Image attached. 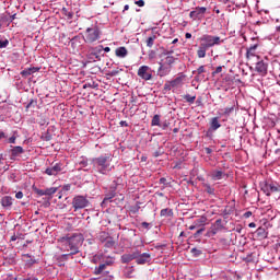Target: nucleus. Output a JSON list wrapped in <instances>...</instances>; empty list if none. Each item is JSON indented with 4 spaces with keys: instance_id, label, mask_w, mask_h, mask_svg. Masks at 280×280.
<instances>
[{
    "instance_id": "obj_24",
    "label": "nucleus",
    "mask_w": 280,
    "mask_h": 280,
    "mask_svg": "<svg viewBox=\"0 0 280 280\" xmlns=\"http://www.w3.org/2000/svg\"><path fill=\"white\" fill-rule=\"evenodd\" d=\"M119 187H124V178H121V176L116 177V179L113 180V184L110 186V188L115 189V191H117Z\"/></svg>"
},
{
    "instance_id": "obj_11",
    "label": "nucleus",
    "mask_w": 280,
    "mask_h": 280,
    "mask_svg": "<svg viewBox=\"0 0 280 280\" xmlns=\"http://www.w3.org/2000/svg\"><path fill=\"white\" fill-rule=\"evenodd\" d=\"M138 78H141L144 82L152 80V68L150 66H141L138 69Z\"/></svg>"
},
{
    "instance_id": "obj_52",
    "label": "nucleus",
    "mask_w": 280,
    "mask_h": 280,
    "mask_svg": "<svg viewBox=\"0 0 280 280\" xmlns=\"http://www.w3.org/2000/svg\"><path fill=\"white\" fill-rule=\"evenodd\" d=\"M34 191L37 196H46L45 189L35 188Z\"/></svg>"
},
{
    "instance_id": "obj_12",
    "label": "nucleus",
    "mask_w": 280,
    "mask_h": 280,
    "mask_svg": "<svg viewBox=\"0 0 280 280\" xmlns=\"http://www.w3.org/2000/svg\"><path fill=\"white\" fill-rule=\"evenodd\" d=\"M255 71L259 73V75L268 74V61L264 60L261 57H257Z\"/></svg>"
},
{
    "instance_id": "obj_6",
    "label": "nucleus",
    "mask_w": 280,
    "mask_h": 280,
    "mask_svg": "<svg viewBox=\"0 0 280 280\" xmlns=\"http://www.w3.org/2000/svg\"><path fill=\"white\" fill-rule=\"evenodd\" d=\"M186 78L187 75L185 73H179L175 79L165 82L163 91L167 92L172 89H178V86H183V82H185Z\"/></svg>"
},
{
    "instance_id": "obj_9",
    "label": "nucleus",
    "mask_w": 280,
    "mask_h": 280,
    "mask_svg": "<svg viewBox=\"0 0 280 280\" xmlns=\"http://www.w3.org/2000/svg\"><path fill=\"white\" fill-rule=\"evenodd\" d=\"M152 261V255L150 253H143L139 252V249H136V264L138 266H145V264H150Z\"/></svg>"
},
{
    "instance_id": "obj_39",
    "label": "nucleus",
    "mask_w": 280,
    "mask_h": 280,
    "mask_svg": "<svg viewBox=\"0 0 280 280\" xmlns=\"http://www.w3.org/2000/svg\"><path fill=\"white\" fill-rule=\"evenodd\" d=\"M69 257H73V254H71V252L69 254L58 256L57 261H68Z\"/></svg>"
},
{
    "instance_id": "obj_50",
    "label": "nucleus",
    "mask_w": 280,
    "mask_h": 280,
    "mask_svg": "<svg viewBox=\"0 0 280 280\" xmlns=\"http://www.w3.org/2000/svg\"><path fill=\"white\" fill-rule=\"evenodd\" d=\"M93 51L95 54H102V51H104V46L103 45H98V46L93 48Z\"/></svg>"
},
{
    "instance_id": "obj_45",
    "label": "nucleus",
    "mask_w": 280,
    "mask_h": 280,
    "mask_svg": "<svg viewBox=\"0 0 280 280\" xmlns=\"http://www.w3.org/2000/svg\"><path fill=\"white\" fill-rule=\"evenodd\" d=\"M125 272H126V275H127V277H132V272H135V267H126L125 268Z\"/></svg>"
},
{
    "instance_id": "obj_16",
    "label": "nucleus",
    "mask_w": 280,
    "mask_h": 280,
    "mask_svg": "<svg viewBox=\"0 0 280 280\" xmlns=\"http://www.w3.org/2000/svg\"><path fill=\"white\" fill-rule=\"evenodd\" d=\"M261 190L266 196H270V194H275V191H279V188L275 186L273 184L265 183L261 185Z\"/></svg>"
},
{
    "instance_id": "obj_57",
    "label": "nucleus",
    "mask_w": 280,
    "mask_h": 280,
    "mask_svg": "<svg viewBox=\"0 0 280 280\" xmlns=\"http://www.w3.org/2000/svg\"><path fill=\"white\" fill-rule=\"evenodd\" d=\"M15 198H16L18 200H21V199L23 198V191H18V192L15 194Z\"/></svg>"
},
{
    "instance_id": "obj_60",
    "label": "nucleus",
    "mask_w": 280,
    "mask_h": 280,
    "mask_svg": "<svg viewBox=\"0 0 280 280\" xmlns=\"http://www.w3.org/2000/svg\"><path fill=\"white\" fill-rule=\"evenodd\" d=\"M250 215H253V212L252 211H247V212H245L243 214V218L248 219V218H250Z\"/></svg>"
},
{
    "instance_id": "obj_37",
    "label": "nucleus",
    "mask_w": 280,
    "mask_h": 280,
    "mask_svg": "<svg viewBox=\"0 0 280 280\" xmlns=\"http://www.w3.org/2000/svg\"><path fill=\"white\" fill-rule=\"evenodd\" d=\"M38 104V101L31 98L28 104L25 106V110H30V108H36V105Z\"/></svg>"
},
{
    "instance_id": "obj_49",
    "label": "nucleus",
    "mask_w": 280,
    "mask_h": 280,
    "mask_svg": "<svg viewBox=\"0 0 280 280\" xmlns=\"http://www.w3.org/2000/svg\"><path fill=\"white\" fill-rule=\"evenodd\" d=\"M21 75H22V78H28V75H32V72H31L30 68L23 70L21 72Z\"/></svg>"
},
{
    "instance_id": "obj_15",
    "label": "nucleus",
    "mask_w": 280,
    "mask_h": 280,
    "mask_svg": "<svg viewBox=\"0 0 280 280\" xmlns=\"http://www.w3.org/2000/svg\"><path fill=\"white\" fill-rule=\"evenodd\" d=\"M117 196V190H115V188H110L109 192L105 195L101 207H106V205H108V202H113V198H115Z\"/></svg>"
},
{
    "instance_id": "obj_38",
    "label": "nucleus",
    "mask_w": 280,
    "mask_h": 280,
    "mask_svg": "<svg viewBox=\"0 0 280 280\" xmlns=\"http://www.w3.org/2000/svg\"><path fill=\"white\" fill-rule=\"evenodd\" d=\"M183 98L187 104H194V102H196V95L191 96L190 94H185Z\"/></svg>"
},
{
    "instance_id": "obj_51",
    "label": "nucleus",
    "mask_w": 280,
    "mask_h": 280,
    "mask_svg": "<svg viewBox=\"0 0 280 280\" xmlns=\"http://www.w3.org/2000/svg\"><path fill=\"white\" fill-rule=\"evenodd\" d=\"M142 229H145V231H150L152 229V223L142 222L141 223Z\"/></svg>"
},
{
    "instance_id": "obj_5",
    "label": "nucleus",
    "mask_w": 280,
    "mask_h": 280,
    "mask_svg": "<svg viewBox=\"0 0 280 280\" xmlns=\"http://www.w3.org/2000/svg\"><path fill=\"white\" fill-rule=\"evenodd\" d=\"M101 37H102V31L100 30V26L94 25L85 30L84 43H88L89 45H93V43H96V40H100Z\"/></svg>"
},
{
    "instance_id": "obj_34",
    "label": "nucleus",
    "mask_w": 280,
    "mask_h": 280,
    "mask_svg": "<svg viewBox=\"0 0 280 280\" xmlns=\"http://www.w3.org/2000/svg\"><path fill=\"white\" fill-rule=\"evenodd\" d=\"M108 237H110V234H108L107 232H100L98 234V241L104 244L106 242V240H108Z\"/></svg>"
},
{
    "instance_id": "obj_55",
    "label": "nucleus",
    "mask_w": 280,
    "mask_h": 280,
    "mask_svg": "<svg viewBox=\"0 0 280 280\" xmlns=\"http://www.w3.org/2000/svg\"><path fill=\"white\" fill-rule=\"evenodd\" d=\"M136 5H138L139 8H143V5H145V1L143 0H138L135 2Z\"/></svg>"
},
{
    "instance_id": "obj_54",
    "label": "nucleus",
    "mask_w": 280,
    "mask_h": 280,
    "mask_svg": "<svg viewBox=\"0 0 280 280\" xmlns=\"http://www.w3.org/2000/svg\"><path fill=\"white\" fill-rule=\"evenodd\" d=\"M218 73H222V66L217 67L215 70L212 72V75H218Z\"/></svg>"
},
{
    "instance_id": "obj_47",
    "label": "nucleus",
    "mask_w": 280,
    "mask_h": 280,
    "mask_svg": "<svg viewBox=\"0 0 280 280\" xmlns=\"http://www.w3.org/2000/svg\"><path fill=\"white\" fill-rule=\"evenodd\" d=\"M42 141H51V133H49V131L45 132L42 136Z\"/></svg>"
},
{
    "instance_id": "obj_62",
    "label": "nucleus",
    "mask_w": 280,
    "mask_h": 280,
    "mask_svg": "<svg viewBox=\"0 0 280 280\" xmlns=\"http://www.w3.org/2000/svg\"><path fill=\"white\" fill-rule=\"evenodd\" d=\"M9 143H16V136L9 138Z\"/></svg>"
},
{
    "instance_id": "obj_10",
    "label": "nucleus",
    "mask_w": 280,
    "mask_h": 280,
    "mask_svg": "<svg viewBox=\"0 0 280 280\" xmlns=\"http://www.w3.org/2000/svg\"><path fill=\"white\" fill-rule=\"evenodd\" d=\"M205 14H207V8L197 7L195 10L190 11L189 19L192 21H202V19H205Z\"/></svg>"
},
{
    "instance_id": "obj_29",
    "label": "nucleus",
    "mask_w": 280,
    "mask_h": 280,
    "mask_svg": "<svg viewBox=\"0 0 280 280\" xmlns=\"http://www.w3.org/2000/svg\"><path fill=\"white\" fill-rule=\"evenodd\" d=\"M161 218H173L174 217V210L165 208L162 209L160 212Z\"/></svg>"
},
{
    "instance_id": "obj_59",
    "label": "nucleus",
    "mask_w": 280,
    "mask_h": 280,
    "mask_svg": "<svg viewBox=\"0 0 280 280\" xmlns=\"http://www.w3.org/2000/svg\"><path fill=\"white\" fill-rule=\"evenodd\" d=\"M31 73H36L37 71H40V68H36V67H32V68H28Z\"/></svg>"
},
{
    "instance_id": "obj_28",
    "label": "nucleus",
    "mask_w": 280,
    "mask_h": 280,
    "mask_svg": "<svg viewBox=\"0 0 280 280\" xmlns=\"http://www.w3.org/2000/svg\"><path fill=\"white\" fill-rule=\"evenodd\" d=\"M225 174L222 171H213L211 173V178L213 180H222L224 178Z\"/></svg>"
},
{
    "instance_id": "obj_21",
    "label": "nucleus",
    "mask_w": 280,
    "mask_h": 280,
    "mask_svg": "<svg viewBox=\"0 0 280 280\" xmlns=\"http://www.w3.org/2000/svg\"><path fill=\"white\" fill-rule=\"evenodd\" d=\"M133 259H137V250H135L132 254H124L120 257L121 264H130V261H133Z\"/></svg>"
},
{
    "instance_id": "obj_36",
    "label": "nucleus",
    "mask_w": 280,
    "mask_h": 280,
    "mask_svg": "<svg viewBox=\"0 0 280 280\" xmlns=\"http://www.w3.org/2000/svg\"><path fill=\"white\" fill-rule=\"evenodd\" d=\"M151 126H161V116L155 114L151 120Z\"/></svg>"
},
{
    "instance_id": "obj_22",
    "label": "nucleus",
    "mask_w": 280,
    "mask_h": 280,
    "mask_svg": "<svg viewBox=\"0 0 280 280\" xmlns=\"http://www.w3.org/2000/svg\"><path fill=\"white\" fill-rule=\"evenodd\" d=\"M10 154L13 159H16V156H21V154H25V149H23V147L21 145L13 147L10 150Z\"/></svg>"
},
{
    "instance_id": "obj_13",
    "label": "nucleus",
    "mask_w": 280,
    "mask_h": 280,
    "mask_svg": "<svg viewBox=\"0 0 280 280\" xmlns=\"http://www.w3.org/2000/svg\"><path fill=\"white\" fill-rule=\"evenodd\" d=\"M258 47H259V44H254L246 49V58H247L248 62H253L254 58H256V60H257V57H259V55H257Z\"/></svg>"
},
{
    "instance_id": "obj_53",
    "label": "nucleus",
    "mask_w": 280,
    "mask_h": 280,
    "mask_svg": "<svg viewBox=\"0 0 280 280\" xmlns=\"http://www.w3.org/2000/svg\"><path fill=\"white\" fill-rule=\"evenodd\" d=\"M156 58V51L155 50H150L149 51V60H154Z\"/></svg>"
},
{
    "instance_id": "obj_26",
    "label": "nucleus",
    "mask_w": 280,
    "mask_h": 280,
    "mask_svg": "<svg viewBox=\"0 0 280 280\" xmlns=\"http://www.w3.org/2000/svg\"><path fill=\"white\" fill-rule=\"evenodd\" d=\"M102 264L107 268V266H113L115 264V257L103 255Z\"/></svg>"
},
{
    "instance_id": "obj_27",
    "label": "nucleus",
    "mask_w": 280,
    "mask_h": 280,
    "mask_svg": "<svg viewBox=\"0 0 280 280\" xmlns=\"http://www.w3.org/2000/svg\"><path fill=\"white\" fill-rule=\"evenodd\" d=\"M202 187L205 188V191H207L209 196H215V188L211 186V184L202 183Z\"/></svg>"
},
{
    "instance_id": "obj_31",
    "label": "nucleus",
    "mask_w": 280,
    "mask_h": 280,
    "mask_svg": "<svg viewBox=\"0 0 280 280\" xmlns=\"http://www.w3.org/2000/svg\"><path fill=\"white\" fill-rule=\"evenodd\" d=\"M272 40H275L276 45H280V26L276 27V33L272 35Z\"/></svg>"
},
{
    "instance_id": "obj_23",
    "label": "nucleus",
    "mask_w": 280,
    "mask_h": 280,
    "mask_svg": "<svg viewBox=\"0 0 280 280\" xmlns=\"http://www.w3.org/2000/svg\"><path fill=\"white\" fill-rule=\"evenodd\" d=\"M219 128H222V125L220 124V118L219 117H213L210 120V129L213 132H215V130H218Z\"/></svg>"
},
{
    "instance_id": "obj_4",
    "label": "nucleus",
    "mask_w": 280,
    "mask_h": 280,
    "mask_svg": "<svg viewBox=\"0 0 280 280\" xmlns=\"http://www.w3.org/2000/svg\"><path fill=\"white\" fill-rule=\"evenodd\" d=\"M176 60H178V58L174 57V56H164V58H162L159 61L160 67L158 68V75L159 78H165V75H170V73H172V68L174 67V65H176Z\"/></svg>"
},
{
    "instance_id": "obj_19",
    "label": "nucleus",
    "mask_w": 280,
    "mask_h": 280,
    "mask_svg": "<svg viewBox=\"0 0 280 280\" xmlns=\"http://www.w3.org/2000/svg\"><path fill=\"white\" fill-rule=\"evenodd\" d=\"M207 70L205 69V66H200L197 70H194L192 73H197L195 77L196 82H202L205 80V74Z\"/></svg>"
},
{
    "instance_id": "obj_18",
    "label": "nucleus",
    "mask_w": 280,
    "mask_h": 280,
    "mask_svg": "<svg viewBox=\"0 0 280 280\" xmlns=\"http://www.w3.org/2000/svg\"><path fill=\"white\" fill-rule=\"evenodd\" d=\"M255 235L257 240H266L268 237V228L260 226L256 230Z\"/></svg>"
},
{
    "instance_id": "obj_41",
    "label": "nucleus",
    "mask_w": 280,
    "mask_h": 280,
    "mask_svg": "<svg viewBox=\"0 0 280 280\" xmlns=\"http://www.w3.org/2000/svg\"><path fill=\"white\" fill-rule=\"evenodd\" d=\"M56 191H58V187H50V188L45 189L46 196H54V194H56Z\"/></svg>"
},
{
    "instance_id": "obj_64",
    "label": "nucleus",
    "mask_w": 280,
    "mask_h": 280,
    "mask_svg": "<svg viewBox=\"0 0 280 280\" xmlns=\"http://www.w3.org/2000/svg\"><path fill=\"white\" fill-rule=\"evenodd\" d=\"M92 56H94L96 58V60H102L100 52H92Z\"/></svg>"
},
{
    "instance_id": "obj_48",
    "label": "nucleus",
    "mask_w": 280,
    "mask_h": 280,
    "mask_svg": "<svg viewBox=\"0 0 280 280\" xmlns=\"http://www.w3.org/2000/svg\"><path fill=\"white\" fill-rule=\"evenodd\" d=\"M8 45H10V40H8V39L1 40L0 39V49H5V47H8Z\"/></svg>"
},
{
    "instance_id": "obj_25",
    "label": "nucleus",
    "mask_w": 280,
    "mask_h": 280,
    "mask_svg": "<svg viewBox=\"0 0 280 280\" xmlns=\"http://www.w3.org/2000/svg\"><path fill=\"white\" fill-rule=\"evenodd\" d=\"M115 54L117 58H126L128 56V49L124 46L116 48Z\"/></svg>"
},
{
    "instance_id": "obj_40",
    "label": "nucleus",
    "mask_w": 280,
    "mask_h": 280,
    "mask_svg": "<svg viewBox=\"0 0 280 280\" xmlns=\"http://www.w3.org/2000/svg\"><path fill=\"white\" fill-rule=\"evenodd\" d=\"M80 167H89V159L81 156L79 160Z\"/></svg>"
},
{
    "instance_id": "obj_63",
    "label": "nucleus",
    "mask_w": 280,
    "mask_h": 280,
    "mask_svg": "<svg viewBox=\"0 0 280 280\" xmlns=\"http://www.w3.org/2000/svg\"><path fill=\"white\" fill-rule=\"evenodd\" d=\"M119 126L125 127V128H128V122H127L126 120H121V121L119 122Z\"/></svg>"
},
{
    "instance_id": "obj_56",
    "label": "nucleus",
    "mask_w": 280,
    "mask_h": 280,
    "mask_svg": "<svg viewBox=\"0 0 280 280\" xmlns=\"http://www.w3.org/2000/svg\"><path fill=\"white\" fill-rule=\"evenodd\" d=\"M172 54H174V49L162 52L161 58H163V56H172Z\"/></svg>"
},
{
    "instance_id": "obj_44",
    "label": "nucleus",
    "mask_w": 280,
    "mask_h": 280,
    "mask_svg": "<svg viewBox=\"0 0 280 280\" xmlns=\"http://www.w3.org/2000/svg\"><path fill=\"white\" fill-rule=\"evenodd\" d=\"M62 14H65L67 19H73V12L67 10V8L62 9Z\"/></svg>"
},
{
    "instance_id": "obj_33",
    "label": "nucleus",
    "mask_w": 280,
    "mask_h": 280,
    "mask_svg": "<svg viewBox=\"0 0 280 280\" xmlns=\"http://www.w3.org/2000/svg\"><path fill=\"white\" fill-rule=\"evenodd\" d=\"M106 270V267L104 266L103 262L100 264L98 267L94 268L93 275H102V272H104Z\"/></svg>"
},
{
    "instance_id": "obj_20",
    "label": "nucleus",
    "mask_w": 280,
    "mask_h": 280,
    "mask_svg": "<svg viewBox=\"0 0 280 280\" xmlns=\"http://www.w3.org/2000/svg\"><path fill=\"white\" fill-rule=\"evenodd\" d=\"M235 110H237V103L235 101H232L231 106L224 108L223 117H231V115H233Z\"/></svg>"
},
{
    "instance_id": "obj_17",
    "label": "nucleus",
    "mask_w": 280,
    "mask_h": 280,
    "mask_svg": "<svg viewBox=\"0 0 280 280\" xmlns=\"http://www.w3.org/2000/svg\"><path fill=\"white\" fill-rule=\"evenodd\" d=\"M0 203L3 209H12V205H14V198L10 196H4L1 198Z\"/></svg>"
},
{
    "instance_id": "obj_8",
    "label": "nucleus",
    "mask_w": 280,
    "mask_h": 280,
    "mask_svg": "<svg viewBox=\"0 0 280 280\" xmlns=\"http://www.w3.org/2000/svg\"><path fill=\"white\" fill-rule=\"evenodd\" d=\"M90 201L86 197L82 195H77L72 199V208L74 211H80L82 209H86L89 207Z\"/></svg>"
},
{
    "instance_id": "obj_42",
    "label": "nucleus",
    "mask_w": 280,
    "mask_h": 280,
    "mask_svg": "<svg viewBox=\"0 0 280 280\" xmlns=\"http://www.w3.org/2000/svg\"><path fill=\"white\" fill-rule=\"evenodd\" d=\"M206 223H207L206 217H200L195 221L196 226H200V225L205 226Z\"/></svg>"
},
{
    "instance_id": "obj_7",
    "label": "nucleus",
    "mask_w": 280,
    "mask_h": 280,
    "mask_svg": "<svg viewBox=\"0 0 280 280\" xmlns=\"http://www.w3.org/2000/svg\"><path fill=\"white\" fill-rule=\"evenodd\" d=\"M63 172L65 164H62L61 162H52L50 166L46 167L44 174H46L47 176H58L60 174H63Z\"/></svg>"
},
{
    "instance_id": "obj_14",
    "label": "nucleus",
    "mask_w": 280,
    "mask_h": 280,
    "mask_svg": "<svg viewBox=\"0 0 280 280\" xmlns=\"http://www.w3.org/2000/svg\"><path fill=\"white\" fill-rule=\"evenodd\" d=\"M224 230V224H222V219H218L214 224L210 228V235H218L219 231Z\"/></svg>"
},
{
    "instance_id": "obj_35",
    "label": "nucleus",
    "mask_w": 280,
    "mask_h": 280,
    "mask_svg": "<svg viewBox=\"0 0 280 280\" xmlns=\"http://www.w3.org/2000/svg\"><path fill=\"white\" fill-rule=\"evenodd\" d=\"M104 244L105 248H114L115 238H113V236H109Z\"/></svg>"
},
{
    "instance_id": "obj_1",
    "label": "nucleus",
    "mask_w": 280,
    "mask_h": 280,
    "mask_svg": "<svg viewBox=\"0 0 280 280\" xmlns=\"http://www.w3.org/2000/svg\"><path fill=\"white\" fill-rule=\"evenodd\" d=\"M200 45L197 50L198 58H205L207 56V51L211 49V47H215V45H222L224 40L220 39V36H212L209 34L202 35L200 38Z\"/></svg>"
},
{
    "instance_id": "obj_32",
    "label": "nucleus",
    "mask_w": 280,
    "mask_h": 280,
    "mask_svg": "<svg viewBox=\"0 0 280 280\" xmlns=\"http://www.w3.org/2000/svg\"><path fill=\"white\" fill-rule=\"evenodd\" d=\"M102 259H104V254H96L92 257V264H102Z\"/></svg>"
},
{
    "instance_id": "obj_46",
    "label": "nucleus",
    "mask_w": 280,
    "mask_h": 280,
    "mask_svg": "<svg viewBox=\"0 0 280 280\" xmlns=\"http://www.w3.org/2000/svg\"><path fill=\"white\" fill-rule=\"evenodd\" d=\"M190 253L194 255V257H200V255H202V250L194 247Z\"/></svg>"
},
{
    "instance_id": "obj_61",
    "label": "nucleus",
    "mask_w": 280,
    "mask_h": 280,
    "mask_svg": "<svg viewBox=\"0 0 280 280\" xmlns=\"http://www.w3.org/2000/svg\"><path fill=\"white\" fill-rule=\"evenodd\" d=\"M119 74V71L118 70H112L110 72H109V75L113 78V77H115V75H118Z\"/></svg>"
},
{
    "instance_id": "obj_30",
    "label": "nucleus",
    "mask_w": 280,
    "mask_h": 280,
    "mask_svg": "<svg viewBox=\"0 0 280 280\" xmlns=\"http://www.w3.org/2000/svg\"><path fill=\"white\" fill-rule=\"evenodd\" d=\"M154 40H156V35L152 34L151 36H149L145 40L147 47H149L150 49H152V47H154Z\"/></svg>"
},
{
    "instance_id": "obj_3",
    "label": "nucleus",
    "mask_w": 280,
    "mask_h": 280,
    "mask_svg": "<svg viewBox=\"0 0 280 280\" xmlns=\"http://www.w3.org/2000/svg\"><path fill=\"white\" fill-rule=\"evenodd\" d=\"M113 163V158L110 154H104L98 158L92 159V165L98 174H103L106 176L108 172H113V166L110 165Z\"/></svg>"
},
{
    "instance_id": "obj_43",
    "label": "nucleus",
    "mask_w": 280,
    "mask_h": 280,
    "mask_svg": "<svg viewBox=\"0 0 280 280\" xmlns=\"http://www.w3.org/2000/svg\"><path fill=\"white\" fill-rule=\"evenodd\" d=\"M139 209H141V206H139V205H136V206H130V208H129V211H130V213H139Z\"/></svg>"
},
{
    "instance_id": "obj_2",
    "label": "nucleus",
    "mask_w": 280,
    "mask_h": 280,
    "mask_svg": "<svg viewBox=\"0 0 280 280\" xmlns=\"http://www.w3.org/2000/svg\"><path fill=\"white\" fill-rule=\"evenodd\" d=\"M67 250H70V255H78L80 253V246L84 243V236L82 234H73L72 236H63L60 238Z\"/></svg>"
},
{
    "instance_id": "obj_58",
    "label": "nucleus",
    "mask_w": 280,
    "mask_h": 280,
    "mask_svg": "<svg viewBox=\"0 0 280 280\" xmlns=\"http://www.w3.org/2000/svg\"><path fill=\"white\" fill-rule=\"evenodd\" d=\"M168 126H170V122L164 121V122H162V125L160 126V128H163V130H165V129L168 128Z\"/></svg>"
}]
</instances>
